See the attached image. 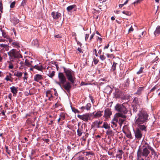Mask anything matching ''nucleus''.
Wrapping results in <instances>:
<instances>
[{
    "label": "nucleus",
    "instance_id": "obj_1",
    "mask_svg": "<svg viewBox=\"0 0 160 160\" xmlns=\"http://www.w3.org/2000/svg\"><path fill=\"white\" fill-rule=\"evenodd\" d=\"M148 115L145 111L142 110H139L135 119V124H145L148 120Z\"/></svg>",
    "mask_w": 160,
    "mask_h": 160
},
{
    "label": "nucleus",
    "instance_id": "obj_2",
    "mask_svg": "<svg viewBox=\"0 0 160 160\" xmlns=\"http://www.w3.org/2000/svg\"><path fill=\"white\" fill-rule=\"evenodd\" d=\"M150 145L147 142L139 146L137 152L138 158L142 157L146 158L150 153L149 150Z\"/></svg>",
    "mask_w": 160,
    "mask_h": 160
},
{
    "label": "nucleus",
    "instance_id": "obj_3",
    "mask_svg": "<svg viewBox=\"0 0 160 160\" xmlns=\"http://www.w3.org/2000/svg\"><path fill=\"white\" fill-rule=\"evenodd\" d=\"M62 68L68 80L72 83H74L75 79L74 76V72L69 68H67L64 67Z\"/></svg>",
    "mask_w": 160,
    "mask_h": 160
},
{
    "label": "nucleus",
    "instance_id": "obj_4",
    "mask_svg": "<svg viewBox=\"0 0 160 160\" xmlns=\"http://www.w3.org/2000/svg\"><path fill=\"white\" fill-rule=\"evenodd\" d=\"M8 54L9 56V59L12 60V61H14L15 59H18L22 57L19 52L15 49L10 50L8 52Z\"/></svg>",
    "mask_w": 160,
    "mask_h": 160
},
{
    "label": "nucleus",
    "instance_id": "obj_5",
    "mask_svg": "<svg viewBox=\"0 0 160 160\" xmlns=\"http://www.w3.org/2000/svg\"><path fill=\"white\" fill-rule=\"evenodd\" d=\"M127 104L123 103L122 104L118 103L115 107V110L118 112L126 114L128 111V109L126 108Z\"/></svg>",
    "mask_w": 160,
    "mask_h": 160
},
{
    "label": "nucleus",
    "instance_id": "obj_6",
    "mask_svg": "<svg viewBox=\"0 0 160 160\" xmlns=\"http://www.w3.org/2000/svg\"><path fill=\"white\" fill-rule=\"evenodd\" d=\"M146 59L147 62L152 64L155 62L158 61L159 58L155 53H153L150 54L147 56Z\"/></svg>",
    "mask_w": 160,
    "mask_h": 160
},
{
    "label": "nucleus",
    "instance_id": "obj_7",
    "mask_svg": "<svg viewBox=\"0 0 160 160\" xmlns=\"http://www.w3.org/2000/svg\"><path fill=\"white\" fill-rule=\"evenodd\" d=\"M58 78L59 81L57 82V83L61 87V84H64L67 81V78L63 72H60L58 73Z\"/></svg>",
    "mask_w": 160,
    "mask_h": 160
},
{
    "label": "nucleus",
    "instance_id": "obj_8",
    "mask_svg": "<svg viewBox=\"0 0 160 160\" xmlns=\"http://www.w3.org/2000/svg\"><path fill=\"white\" fill-rule=\"evenodd\" d=\"M120 59L118 57L115 58L113 61V64L111 67V71L113 72L115 74H116V70L117 65L119 64L120 63Z\"/></svg>",
    "mask_w": 160,
    "mask_h": 160
},
{
    "label": "nucleus",
    "instance_id": "obj_9",
    "mask_svg": "<svg viewBox=\"0 0 160 160\" xmlns=\"http://www.w3.org/2000/svg\"><path fill=\"white\" fill-rule=\"evenodd\" d=\"M63 88L68 93L70 92V89L72 88L71 83L68 81H67L64 84H62Z\"/></svg>",
    "mask_w": 160,
    "mask_h": 160
},
{
    "label": "nucleus",
    "instance_id": "obj_10",
    "mask_svg": "<svg viewBox=\"0 0 160 160\" xmlns=\"http://www.w3.org/2000/svg\"><path fill=\"white\" fill-rule=\"evenodd\" d=\"M135 138L138 139H140L142 137V132L139 129H136L135 130H134Z\"/></svg>",
    "mask_w": 160,
    "mask_h": 160
},
{
    "label": "nucleus",
    "instance_id": "obj_11",
    "mask_svg": "<svg viewBox=\"0 0 160 160\" xmlns=\"http://www.w3.org/2000/svg\"><path fill=\"white\" fill-rule=\"evenodd\" d=\"M87 160H90L94 155V153L91 152H86L83 153Z\"/></svg>",
    "mask_w": 160,
    "mask_h": 160
},
{
    "label": "nucleus",
    "instance_id": "obj_12",
    "mask_svg": "<svg viewBox=\"0 0 160 160\" xmlns=\"http://www.w3.org/2000/svg\"><path fill=\"white\" fill-rule=\"evenodd\" d=\"M11 45L13 47L17 48V49H19L21 48L22 46L20 42L18 41H16L15 40L13 41L12 40V42H11Z\"/></svg>",
    "mask_w": 160,
    "mask_h": 160
},
{
    "label": "nucleus",
    "instance_id": "obj_13",
    "mask_svg": "<svg viewBox=\"0 0 160 160\" xmlns=\"http://www.w3.org/2000/svg\"><path fill=\"white\" fill-rule=\"evenodd\" d=\"M51 14L53 18L56 20L58 19L61 17V14L58 12H52Z\"/></svg>",
    "mask_w": 160,
    "mask_h": 160
},
{
    "label": "nucleus",
    "instance_id": "obj_14",
    "mask_svg": "<svg viewBox=\"0 0 160 160\" xmlns=\"http://www.w3.org/2000/svg\"><path fill=\"white\" fill-rule=\"evenodd\" d=\"M112 114V112L110 109L107 108L104 110V117L106 118H108L110 117Z\"/></svg>",
    "mask_w": 160,
    "mask_h": 160
},
{
    "label": "nucleus",
    "instance_id": "obj_15",
    "mask_svg": "<svg viewBox=\"0 0 160 160\" xmlns=\"http://www.w3.org/2000/svg\"><path fill=\"white\" fill-rule=\"evenodd\" d=\"M77 116L80 119L85 122H87L89 120L88 116L87 115V113L82 115H78Z\"/></svg>",
    "mask_w": 160,
    "mask_h": 160
},
{
    "label": "nucleus",
    "instance_id": "obj_16",
    "mask_svg": "<svg viewBox=\"0 0 160 160\" xmlns=\"http://www.w3.org/2000/svg\"><path fill=\"white\" fill-rule=\"evenodd\" d=\"M1 31L2 32V36L8 39V41H9L10 43H11V42H12V40L9 38V36L7 35L6 33L5 32L4 30L1 29Z\"/></svg>",
    "mask_w": 160,
    "mask_h": 160
},
{
    "label": "nucleus",
    "instance_id": "obj_17",
    "mask_svg": "<svg viewBox=\"0 0 160 160\" xmlns=\"http://www.w3.org/2000/svg\"><path fill=\"white\" fill-rule=\"evenodd\" d=\"M136 124L138 126V128L137 129H139L140 130L142 131H147L146 126L143 124Z\"/></svg>",
    "mask_w": 160,
    "mask_h": 160
},
{
    "label": "nucleus",
    "instance_id": "obj_18",
    "mask_svg": "<svg viewBox=\"0 0 160 160\" xmlns=\"http://www.w3.org/2000/svg\"><path fill=\"white\" fill-rule=\"evenodd\" d=\"M43 79L42 75L39 74H37L35 75L34 77V81L37 82H38L39 81Z\"/></svg>",
    "mask_w": 160,
    "mask_h": 160
},
{
    "label": "nucleus",
    "instance_id": "obj_19",
    "mask_svg": "<svg viewBox=\"0 0 160 160\" xmlns=\"http://www.w3.org/2000/svg\"><path fill=\"white\" fill-rule=\"evenodd\" d=\"M132 106L133 112H136L138 111H139V110H142L141 108H139V106L138 104L133 105H132Z\"/></svg>",
    "mask_w": 160,
    "mask_h": 160
},
{
    "label": "nucleus",
    "instance_id": "obj_20",
    "mask_svg": "<svg viewBox=\"0 0 160 160\" xmlns=\"http://www.w3.org/2000/svg\"><path fill=\"white\" fill-rule=\"evenodd\" d=\"M112 92V89L109 86H107L104 89V92L107 94H110Z\"/></svg>",
    "mask_w": 160,
    "mask_h": 160
},
{
    "label": "nucleus",
    "instance_id": "obj_21",
    "mask_svg": "<svg viewBox=\"0 0 160 160\" xmlns=\"http://www.w3.org/2000/svg\"><path fill=\"white\" fill-rule=\"evenodd\" d=\"M103 112V111H98L95 114L94 117L95 118H98L100 117L102 115V113Z\"/></svg>",
    "mask_w": 160,
    "mask_h": 160
},
{
    "label": "nucleus",
    "instance_id": "obj_22",
    "mask_svg": "<svg viewBox=\"0 0 160 160\" xmlns=\"http://www.w3.org/2000/svg\"><path fill=\"white\" fill-rule=\"evenodd\" d=\"M154 34L156 36H158L160 34V26H158L154 32Z\"/></svg>",
    "mask_w": 160,
    "mask_h": 160
},
{
    "label": "nucleus",
    "instance_id": "obj_23",
    "mask_svg": "<svg viewBox=\"0 0 160 160\" xmlns=\"http://www.w3.org/2000/svg\"><path fill=\"white\" fill-rule=\"evenodd\" d=\"M18 87H15L14 86H12V87H10V89H11V91L12 93L13 94H16L18 92Z\"/></svg>",
    "mask_w": 160,
    "mask_h": 160
},
{
    "label": "nucleus",
    "instance_id": "obj_24",
    "mask_svg": "<svg viewBox=\"0 0 160 160\" xmlns=\"http://www.w3.org/2000/svg\"><path fill=\"white\" fill-rule=\"evenodd\" d=\"M149 150H151V154L153 155L154 157L156 156H158L157 152H156L150 146V145L149 146Z\"/></svg>",
    "mask_w": 160,
    "mask_h": 160
},
{
    "label": "nucleus",
    "instance_id": "obj_25",
    "mask_svg": "<svg viewBox=\"0 0 160 160\" xmlns=\"http://www.w3.org/2000/svg\"><path fill=\"white\" fill-rule=\"evenodd\" d=\"M75 8H76V5L73 4L68 7L66 9L68 12H69Z\"/></svg>",
    "mask_w": 160,
    "mask_h": 160
},
{
    "label": "nucleus",
    "instance_id": "obj_26",
    "mask_svg": "<svg viewBox=\"0 0 160 160\" xmlns=\"http://www.w3.org/2000/svg\"><path fill=\"white\" fill-rule=\"evenodd\" d=\"M123 132L126 135V136L127 138H130V139H132V138L131 132L130 131H128L127 132L123 131Z\"/></svg>",
    "mask_w": 160,
    "mask_h": 160
},
{
    "label": "nucleus",
    "instance_id": "obj_27",
    "mask_svg": "<svg viewBox=\"0 0 160 160\" xmlns=\"http://www.w3.org/2000/svg\"><path fill=\"white\" fill-rule=\"evenodd\" d=\"M22 72H20L19 71H17L16 72H15L14 73V75L15 76H16L18 78H21L22 75Z\"/></svg>",
    "mask_w": 160,
    "mask_h": 160
},
{
    "label": "nucleus",
    "instance_id": "obj_28",
    "mask_svg": "<svg viewBox=\"0 0 160 160\" xmlns=\"http://www.w3.org/2000/svg\"><path fill=\"white\" fill-rule=\"evenodd\" d=\"M32 44L38 48L39 46V42L38 39H36L33 41Z\"/></svg>",
    "mask_w": 160,
    "mask_h": 160
},
{
    "label": "nucleus",
    "instance_id": "obj_29",
    "mask_svg": "<svg viewBox=\"0 0 160 160\" xmlns=\"http://www.w3.org/2000/svg\"><path fill=\"white\" fill-rule=\"evenodd\" d=\"M118 122V119L117 118H114L112 119L111 123L113 125L115 126V127H116L117 126V123Z\"/></svg>",
    "mask_w": 160,
    "mask_h": 160
},
{
    "label": "nucleus",
    "instance_id": "obj_30",
    "mask_svg": "<svg viewBox=\"0 0 160 160\" xmlns=\"http://www.w3.org/2000/svg\"><path fill=\"white\" fill-rule=\"evenodd\" d=\"M143 88H144L143 87H139L138 89L137 92H136L135 94L138 95H141L142 93V92L143 90Z\"/></svg>",
    "mask_w": 160,
    "mask_h": 160
},
{
    "label": "nucleus",
    "instance_id": "obj_31",
    "mask_svg": "<svg viewBox=\"0 0 160 160\" xmlns=\"http://www.w3.org/2000/svg\"><path fill=\"white\" fill-rule=\"evenodd\" d=\"M102 128H104L106 129H109L110 128V127L108 124L106 122H104L103 123V125L102 127Z\"/></svg>",
    "mask_w": 160,
    "mask_h": 160
},
{
    "label": "nucleus",
    "instance_id": "obj_32",
    "mask_svg": "<svg viewBox=\"0 0 160 160\" xmlns=\"http://www.w3.org/2000/svg\"><path fill=\"white\" fill-rule=\"evenodd\" d=\"M33 68H34L41 71H42V70L43 69V68L42 65L40 66L38 65H36L34 66Z\"/></svg>",
    "mask_w": 160,
    "mask_h": 160
},
{
    "label": "nucleus",
    "instance_id": "obj_33",
    "mask_svg": "<svg viewBox=\"0 0 160 160\" xmlns=\"http://www.w3.org/2000/svg\"><path fill=\"white\" fill-rule=\"evenodd\" d=\"M106 133L107 135L112 136L113 135L114 133L112 130H110L109 129H108Z\"/></svg>",
    "mask_w": 160,
    "mask_h": 160
},
{
    "label": "nucleus",
    "instance_id": "obj_34",
    "mask_svg": "<svg viewBox=\"0 0 160 160\" xmlns=\"http://www.w3.org/2000/svg\"><path fill=\"white\" fill-rule=\"evenodd\" d=\"M88 116V118L89 120H91V118H95L94 116V112L90 113H87Z\"/></svg>",
    "mask_w": 160,
    "mask_h": 160
},
{
    "label": "nucleus",
    "instance_id": "obj_35",
    "mask_svg": "<svg viewBox=\"0 0 160 160\" xmlns=\"http://www.w3.org/2000/svg\"><path fill=\"white\" fill-rule=\"evenodd\" d=\"M123 114V113H117V116L118 117L122 118L123 119H125V118H126V116L125 115Z\"/></svg>",
    "mask_w": 160,
    "mask_h": 160
},
{
    "label": "nucleus",
    "instance_id": "obj_36",
    "mask_svg": "<svg viewBox=\"0 0 160 160\" xmlns=\"http://www.w3.org/2000/svg\"><path fill=\"white\" fill-rule=\"evenodd\" d=\"M125 120L124 119L119 118L118 119V123L121 127L123 122L125 121Z\"/></svg>",
    "mask_w": 160,
    "mask_h": 160
},
{
    "label": "nucleus",
    "instance_id": "obj_37",
    "mask_svg": "<svg viewBox=\"0 0 160 160\" xmlns=\"http://www.w3.org/2000/svg\"><path fill=\"white\" fill-rule=\"evenodd\" d=\"M24 64L25 65L28 67H30L31 66V63L30 62L29 60L27 59L25 60Z\"/></svg>",
    "mask_w": 160,
    "mask_h": 160
},
{
    "label": "nucleus",
    "instance_id": "obj_38",
    "mask_svg": "<svg viewBox=\"0 0 160 160\" xmlns=\"http://www.w3.org/2000/svg\"><path fill=\"white\" fill-rule=\"evenodd\" d=\"M55 72L54 71H53L51 73L48 74V75L50 78H52L55 75Z\"/></svg>",
    "mask_w": 160,
    "mask_h": 160
},
{
    "label": "nucleus",
    "instance_id": "obj_39",
    "mask_svg": "<svg viewBox=\"0 0 160 160\" xmlns=\"http://www.w3.org/2000/svg\"><path fill=\"white\" fill-rule=\"evenodd\" d=\"M122 13L128 16H130L131 15V13L130 12L126 11H123L122 12Z\"/></svg>",
    "mask_w": 160,
    "mask_h": 160
},
{
    "label": "nucleus",
    "instance_id": "obj_40",
    "mask_svg": "<svg viewBox=\"0 0 160 160\" xmlns=\"http://www.w3.org/2000/svg\"><path fill=\"white\" fill-rule=\"evenodd\" d=\"M91 104L90 103H88L86 105V110H89L91 108Z\"/></svg>",
    "mask_w": 160,
    "mask_h": 160
},
{
    "label": "nucleus",
    "instance_id": "obj_41",
    "mask_svg": "<svg viewBox=\"0 0 160 160\" xmlns=\"http://www.w3.org/2000/svg\"><path fill=\"white\" fill-rule=\"evenodd\" d=\"M144 68L141 67L139 70L137 72V73L138 74H139L141 73H142L143 72V70Z\"/></svg>",
    "mask_w": 160,
    "mask_h": 160
},
{
    "label": "nucleus",
    "instance_id": "obj_42",
    "mask_svg": "<svg viewBox=\"0 0 160 160\" xmlns=\"http://www.w3.org/2000/svg\"><path fill=\"white\" fill-rule=\"evenodd\" d=\"M120 92H117L115 94V96L117 98H119L120 97L121 95H120Z\"/></svg>",
    "mask_w": 160,
    "mask_h": 160
},
{
    "label": "nucleus",
    "instance_id": "obj_43",
    "mask_svg": "<svg viewBox=\"0 0 160 160\" xmlns=\"http://www.w3.org/2000/svg\"><path fill=\"white\" fill-rule=\"evenodd\" d=\"M72 112H74V113H80V112L78 111L77 109H76L75 108L72 107Z\"/></svg>",
    "mask_w": 160,
    "mask_h": 160
},
{
    "label": "nucleus",
    "instance_id": "obj_44",
    "mask_svg": "<svg viewBox=\"0 0 160 160\" xmlns=\"http://www.w3.org/2000/svg\"><path fill=\"white\" fill-rule=\"evenodd\" d=\"M77 132L78 133V135L80 137L82 135V132L80 129L78 128L77 130Z\"/></svg>",
    "mask_w": 160,
    "mask_h": 160
},
{
    "label": "nucleus",
    "instance_id": "obj_45",
    "mask_svg": "<svg viewBox=\"0 0 160 160\" xmlns=\"http://www.w3.org/2000/svg\"><path fill=\"white\" fill-rule=\"evenodd\" d=\"M27 2V0H23L21 4V6L24 7L26 5Z\"/></svg>",
    "mask_w": 160,
    "mask_h": 160
},
{
    "label": "nucleus",
    "instance_id": "obj_46",
    "mask_svg": "<svg viewBox=\"0 0 160 160\" xmlns=\"http://www.w3.org/2000/svg\"><path fill=\"white\" fill-rule=\"evenodd\" d=\"M6 149V152L9 155H10L11 153V151L10 150L8 149V146H5Z\"/></svg>",
    "mask_w": 160,
    "mask_h": 160
},
{
    "label": "nucleus",
    "instance_id": "obj_47",
    "mask_svg": "<svg viewBox=\"0 0 160 160\" xmlns=\"http://www.w3.org/2000/svg\"><path fill=\"white\" fill-rule=\"evenodd\" d=\"M133 102L135 103V104H138V98H135L133 99Z\"/></svg>",
    "mask_w": 160,
    "mask_h": 160
},
{
    "label": "nucleus",
    "instance_id": "obj_48",
    "mask_svg": "<svg viewBox=\"0 0 160 160\" xmlns=\"http://www.w3.org/2000/svg\"><path fill=\"white\" fill-rule=\"evenodd\" d=\"M102 53L103 54V55H100V58L101 60H105V59L106 58V57L104 55V53L103 52Z\"/></svg>",
    "mask_w": 160,
    "mask_h": 160
},
{
    "label": "nucleus",
    "instance_id": "obj_49",
    "mask_svg": "<svg viewBox=\"0 0 160 160\" xmlns=\"http://www.w3.org/2000/svg\"><path fill=\"white\" fill-rule=\"evenodd\" d=\"M94 126L97 128H100L99 125L98 124V121H96L94 122Z\"/></svg>",
    "mask_w": 160,
    "mask_h": 160
},
{
    "label": "nucleus",
    "instance_id": "obj_50",
    "mask_svg": "<svg viewBox=\"0 0 160 160\" xmlns=\"http://www.w3.org/2000/svg\"><path fill=\"white\" fill-rule=\"evenodd\" d=\"M75 160H83V158L81 156H79L76 158H75Z\"/></svg>",
    "mask_w": 160,
    "mask_h": 160
},
{
    "label": "nucleus",
    "instance_id": "obj_51",
    "mask_svg": "<svg viewBox=\"0 0 160 160\" xmlns=\"http://www.w3.org/2000/svg\"><path fill=\"white\" fill-rule=\"evenodd\" d=\"M16 2L14 1L11 3L10 5V7L11 8H13L14 7Z\"/></svg>",
    "mask_w": 160,
    "mask_h": 160
},
{
    "label": "nucleus",
    "instance_id": "obj_52",
    "mask_svg": "<svg viewBox=\"0 0 160 160\" xmlns=\"http://www.w3.org/2000/svg\"><path fill=\"white\" fill-rule=\"evenodd\" d=\"M10 78H10V77L8 76V75H7L6 77L5 78V79L7 81H10L11 82H12V81L11 80Z\"/></svg>",
    "mask_w": 160,
    "mask_h": 160
},
{
    "label": "nucleus",
    "instance_id": "obj_53",
    "mask_svg": "<svg viewBox=\"0 0 160 160\" xmlns=\"http://www.w3.org/2000/svg\"><path fill=\"white\" fill-rule=\"evenodd\" d=\"M158 88V86L157 85L154 86L151 90L150 92H152L154 91L155 90Z\"/></svg>",
    "mask_w": 160,
    "mask_h": 160
},
{
    "label": "nucleus",
    "instance_id": "obj_54",
    "mask_svg": "<svg viewBox=\"0 0 160 160\" xmlns=\"http://www.w3.org/2000/svg\"><path fill=\"white\" fill-rule=\"evenodd\" d=\"M93 62L95 65L97 64L98 62V60L96 59V58H93Z\"/></svg>",
    "mask_w": 160,
    "mask_h": 160
},
{
    "label": "nucleus",
    "instance_id": "obj_55",
    "mask_svg": "<svg viewBox=\"0 0 160 160\" xmlns=\"http://www.w3.org/2000/svg\"><path fill=\"white\" fill-rule=\"evenodd\" d=\"M0 46L2 48H6V47L8 46L7 45L4 44H0Z\"/></svg>",
    "mask_w": 160,
    "mask_h": 160
},
{
    "label": "nucleus",
    "instance_id": "obj_56",
    "mask_svg": "<svg viewBox=\"0 0 160 160\" xmlns=\"http://www.w3.org/2000/svg\"><path fill=\"white\" fill-rule=\"evenodd\" d=\"M130 81L129 78L127 79V80L126 81L125 84L127 86L129 84Z\"/></svg>",
    "mask_w": 160,
    "mask_h": 160
},
{
    "label": "nucleus",
    "instance_id": "obj_57",
    "mask_svg": "<svg viewBox=\"0 0 160 160\" xmlns=\"http://www.w3.org/2000/svg\"><path fill=\"white\" fill-rule=\"evenodd\" d=\"M3 6L2 3H0V11L2 12Z\"/></svg>",
    "mask_w": 160,
    "mask_h": 160
},
{
    "label": "nucleus",
    "instance_id": "obj_58",
    "mask_svg": "<svg viewBox=\"0 0 160 160\" xmlns=\"http://www.w3.org/2000/svg\"><path fill=\"white\" fill-rule=\"evenodd\" d=\"M142 0H137L136 1L133 3V4H135L139 3L141 1H142Z\"/></svg>",
    "mask_w": 160,
    "mask_h": 160
},
{
    "label": "nucleus",
    "instance_id": "obj_59",
    "mask_svg": "<svg viewBox=\"0 0 160 160\" xmlns=\"http://www.w3.org/2000/svg\"><path fill=\"white\" fill-rule=\"evenodd\" d=\"M24 76L23 77V79L24 80L27 79L28 77H26V76L28 75V73L27 72H25L24 73Z\"/></svg>",
    "mask_w": 160,
    "mask_h": 160
},
{
    "label": "nucleus",
    "instance_id": "obj_60",
    "mask_svg": "<svg viewBox=\"0 0 160 160\" xmlns=\"http://www.w3.org/2000/svg\"><path fill=\"white\" fill-rule=\"evenodd\" d=\"M94 35H95V33H93L90 37V38L89 39V40L90 41H91L92 39L93 38Z\"/></svg>",
    "mask_w": 160,
    "mask_h": 160
},
{
    "label": "nucleus",
    "instance_id": "obj_61",
    "mask_svg": "<svg viewBox=\"0 0 160 160\" xmlns=\"http://www.w3.org/2000/svg\"><path fill=\"white\" fill-rule=\"evenodd\" d=\"M9 69H13V65H9L8 66Z\"/></svg>",
    "mask_w": 160,
    "mask_h": 160
},
{
    "label": "nucleus",
    "instance_id": "obj_62",
    "mask_svg": "<svg viewBox=\"0 0 160 160\" xmlns=\"http://www.w3.org/2000/svg\"><path fill=\"white\" fill-rule=\"evenodd\" d=\"M133 28H132V26L129 29V30H128V32H132L133 31Z\"/></svg>",
    "mask_w": 160,
    "mask_h": 160
},
{
    "label": "nucleus",
    "instance_id": "obj_63",
    "mask_svg": "<svg viewBox=\"0 0 160 160\" xmlns=\"http://www.w3.org/2000/svg\"><path fill=\"white\" fill-rule=\"evenodd\" d=\"M20 64L21 65V67H23L24 66V63L23 62H21L20 63Z\"/></svg>",
    "mask_w": 160,
    "mask_h": 160
},
{
    "label": "nucleus",
    "instance_id": "obj_64",
    "mask_svg": "<svg viewBox=\"0 0 160 160\" xmlns=\"http://www.w3.org/2000/svg\"><path fill=\"white\" fill-rule=\"evenodd\" d=\"M89 37V34H86L85 35V40L86 41L87 40V39Z\"/></svg>",
    "mask_w": 160,
    "mask_h": 160
}]
</instances>
